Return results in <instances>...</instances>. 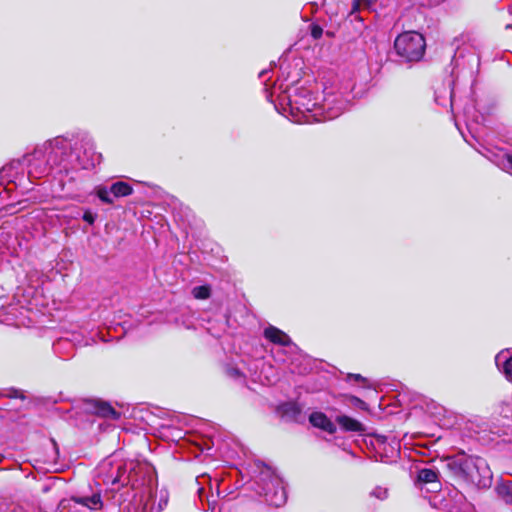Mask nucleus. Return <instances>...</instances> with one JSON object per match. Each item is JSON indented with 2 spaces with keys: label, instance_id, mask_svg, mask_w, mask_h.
Segmentation results:
<instances>
[{
  "label": "nucleus",
  "instance_id": "f257e3e1",
  "mask_svg": "<svg viewBox=\"0 0 512 512\" xmlns=\"http://www.w3.org/2000/svg\"><path fill=\"white\" fill-rule=\"evenodd\" d=\"M101 155L95 152L93 139L88 134L72 138L58 136L37 146L22 160L12 161L1 173L12 177V171L25 166L29 179H40L52 172L68 173L77 169H90L100 163Z\"/></svg>",
  "mask_w": 512,
  "mask_h": 512
},
{
  "label": "nucleus",
  "instance_id": "f03ea898",
  "mask_svg": "<svg viewBox=\"0 0 512 512\" xmlns=\"http://www.w3.org/2000/svg\"><path fill=\"white\" fill-rule=\"evenodd\" d=\"M297 66H279V72L283 77H287L279 83V89H283V94L280 96L281 102H287L291 112L294 111L303 115L306 121L311 119L315 121H326L337 118L348 107L349 100L345 97L350 93L356 83L341 82L337 91L333 87L325 86L323 89V99L318 101V97L314 96L308 88L295 87L297 79H290L292 68Z\"/></svg>",
  "mask_w": 512,
  "mask_h": 512
},
{
  "label": "nucleus",
  "instance_id": "7ed1b4c3",
  "mask_svg": "<svg viewBox=\"0 0 512 512\" xmlns=\"http://www.w3.org/2000/svg\"><path fill=\"white\" fill-rule=\"evenodd\" d=\"M459 474L468 482L479 488L490 487L492 472L486 460L481 457L468 456L454 462Z\"/></svg>",
  "mask_w": 512,
  "mask_h": 512
},
{
  "label": "nucleus",
  "instance_id": "20e7f679",
  "mask_svg": "<svg viewBox=\"0 0 512 512\" xmlns=\"http://www.w3.org/2000/svg\"><path fill=\"white\" fill-rule=\"evenodd\" d=\"M394 48L406 61L419 62L425 53V38L416 31H406L396 37Z\"/></svg>",
  "mask_w": 512,
  "mask_h": 512
},
{
  "label": "nucleus",
  "instance_id": "39448f33",
  "mask_svg": "<svg viewBox=\"0 0 512 512\" xmlns=\"http://www.w3.org/2000/svg\"><path fill=\"white\" fill-rule=\"evenodd\" d=\"M259 485H261L260 494L265 496L266 501L275 507L285 504L287 496L282 479L275 474L270 468L261 471L259 477Z\"/></svg>",
  "mask_w": 512,
  "mask_h": 512
},
{
  "label": "nucleus",
  "instance_id": "423d86ee",
  "mask_svg": "<svg viewBox=\"0 0 512 512\" xmlns=\"http://www.w3.org/2000/svg\"><path fill=\"white\" fill-rule=\"evenodd\" d=\"M169 494L165 489L148 488L142 496L143 512H162L168 505Z\"/></svg>",
  "mask_w": 512,
  "mask_h": 512
},
{
  "label": "nucleus",
  "instance_id": "0eeeda50",
  "mask_svg": "<svg viewBox=\"0 0 512 512\" xmlns=\"http://www.w3.org/2000/svg\"><path fill=\"white\" fill-rule=\"evenodd\" d=\"M264 336L274 344L281 346H289L292 344L290 337L285 332L272 325L265 328Z\"/></svg>",
  "mask_w": 512,
  "mask_h": 512
},
{
  "label": "nucleus",
  "instance_id": "6e6552de",
  "mask_svg": "<svg viewBox=\"0 0 512 512\" xmlns=\"http://www.w3.org/2000/svg\"><path fill=\"white\" fill-rule=\"evenodd\" d=\"M310 423L330 434L336 432L335 424L322 412H313L309 417Z\"/></svg>",
  "mask_w": 512,
  "mask_h": 512
},
{
  "label": "nucleus",
  "instance_id": "1a4fd4ad",
  "mask_svg": "<svg viewBox=\"0 0 512 512\" xmlns=\"http://www.w3.org/2000/svg\"><path fill=\"white\" fill-rule=\"evenodd\" d=\"M495 363L505 378L512 381V356H509L508 352L502 351L496 355Z\"/></svg>",
  "mask_w": 512,
  "mask_h": 512
},
{
  "label": "nucleus",
  "instance_id": "9d476101",
  "mask_svg": "<svg viewBox=\"0 0 512 512\" xmlns=\"http://www.w3.org/2000/svg\"><path fill=\"white\" fill-rule=\"evenodd\" d=\"M418 481L423 484H430L432 486L431 490L433 491L440 487L438 473L430 468L421 469L418 472Z\"/></svg>",
  "mask_w": 512,
  "mask_h": 512
},
{
  "label": "nucleus",
  "instance_id": "9b49d317",
  "mask_svg": "<svg viewBox=\"0 0 512 512\" xmlns=\"http://www.w3.org/2000/svg\"><path fill=\"white\" fill-rule=\"evenodd\" d=\"M336 421L345 431L362 432L364 430L363 425L358 420L346 415L337 416Z\"/></svg>",
  "mask_w": 512,
  "mask_h": 512
},
{
  "label": "nucleus",
  "instance_id": "f8f14e48",
  "mask_svg": "<svg viewBox=\"0 0 512 512\" xmlns=\"http://www.w3.org/2000/svg\"><path fill=\"white\" fill-rule=\"evenodd\" d=\"M75 503L83 505L89 509L97 510L102 507V500L100 494H93L88 497H74L72 499Z\"/></svg>",
  "mask_w": 512,
  "mask_h": 512
},
{
  "label": "nucleus",
  "instance_id": "ddd939ff",
  "mask_svg": "<svg viewBox=\"0 0 512 512\" xmlns=\"http://www.w3.org/2000/svg\"><path fill=\"white\" fill-rule=\"evenodd\" d=\"M96 413L102 417L117 420L120 418V413L116 411L109 403L98 402L96 404Z\"/></svg>",
  "mask_w": 512,
  "mask_h": 512
},
{
  "label": "nucleus",
  "instance_id": "4468645a",
  "mask_svg": "<svg viewBox=\"0 0 512 512\" xmlns=\"http://www.w3.org/2000/svg\"><path fill=\"white\" fill-rule=\"evenodd\" d=\"M110 191L116 198L131 195L133 188L126 182L118 181L111 185Z\"/></svg>",
  "mask_w": 512,
  "mask_h": 512
},
{
  "label": "nucleus",
  "instance_id": "2eb2a0df",
  "mask_svg": "<svg viewBox=\"0 0 512 512\" xmlns=\"http://www.w3.org/2000/svg\"><path fill=\"white\" fill-rule=\"evenodd\" d=\"M496 490L506 503H512V482H502L498 484Z\"/></svg>",
  "mask_w": 512,
  "mask_h": 512
},
{
  "label": "nucleus",
  "instance_id": "dca6fc26",
  "mask_svg": "<svg viewBox=\"0 0 512 512\" xmlns=\"http://www.w3.org/2000/svg\"><path fill=\"white\" fill-rule=\"evenodd\" d=\"M494 162L502 170H505L512 174V155L511 154L503 153L502 155L497 156V159Z\"/></svg>",
  "mask_w": 512,
  "mask_h": 512
},
{
  "label": "nucleus",
  "instance_id": "f3484780",
  "mask_svg": "<svg viewBox=\"0 0 512 512\" xmlns=\"http://www.w3.org/2000/svg\"><path fill=\"white\" fill-rule=\"evenodd\" d=\"M95 194L97 197L106 204H112L113 198L111 197V191L105 186L99 185L95 187Z\"/></svg>",
  "mask_w": 512,
  "mask_h": 512
},
{
  "label": "nucleus",
  "instance_id": "a211bd4d",
  "mask_svg": "<svg viewBox=\"0 0 512 512\" xmlns=\"http://www.w3.org/2000/svg\"><path fill=\"white\" fill-rule=\"evenodd\" d=\"M192 295L196 299H207L210 296V288L208 286H197L192 289Z\"/></svg>",
  "mask_w": 512,
  "mask_h": 512
},
{
  "label": "nucleus",
  "instance_id": "6ab92c4d",
  "mask_svg": "<svg viewBox=\"0 0 512 512\" xmlns=\"http://www.w3.org/2000/svg\"><path fill=\"white\" fill-rule=\"evenodd\" d=\"M369 495L370 497H374L382 501L388 497V489L385 487L377 486L370 491Z\"/></svg>",
  "mask_w": 512,
  "mask_h": 512
},
{
  "label": "nucleus",
  "instance_id": "aec40b11",
  "mask_svg": "<svg viewBox=\"0 0 512 512\" xmlns=\"http://www.w3.org/2000/svg\"><path fill=\"white\" fill-rule=\"evenodd\" d=\"M375 2L376 0H354L352 13L360 10L362 7L370 8Z\"/></svg>",
  "mask_w": 512,
  "mask_h": 512
},
{
  "label": "nucleus",
  "instance_id": "412c9836",
  "mask_svg": "<svg viewBox=\"0 0 512 512\" xmlns=\"http://www.w3.org/2000/svg\"><path fill=\"white\" fill-rule=\"evenodd\" d=\"M226 374L236 380L243 378L242 372L236 367H227Z\"/></svg>",
  "mask_w": 512,
  "mask_h": 512
},
{
  "label": "nucleus",
  "instance_id": "4be33fe9",
  "mask_svg": "<svg viewBox=\"0 0 512 512\" xmlns=\"http://www.w3.org/2000/svg\"><path fill=\"white\" fill-rule=\"evenodd\" d=\"M310 32H311V36L314 39H319L323 34V29L318 24H312L310 26Z\"/></svg>",
  "mask_w": 512,
  "mask_h": 512
},
{
  "label": "nucleus",
  "instance_id": "5701e85b",
  "mask_svg": "<svg viewBox=\"0 0 512 512\" xmlns=\"http://www.w3.org/2000/svg\"><path fill=\"white\" fill-rule=\"evenodd\" d=\"M95 219H96V215L93 214L91 211L89 210H86L83 214V220L87 223H89L90 225L94 224L95 222Z\"/></svg>",
  "mask_w": 512,
  "mask_h": 512
},
{
  "label": "nucleus",
  "instance_id": "b1692460",
  "mask_svg": "<svg viewBox=\"0 0 512 512\" xmlns=\"http://www.w3.org/2000/svg\"><path fill=\"white\" fill-rule=\"evenodd\" d=\"M117 470H118V474L113 477L111 476V483L112 484H117V483H124V480H122V476L119 474L120 470H121V466H118L117 467Z\"/></svg>",
  "mask_w": 512,
  "mask_h": 512
},
{
  "label": "nucleus",
  "instance_id": "393cba45",
  "mask_svg": "<svg viewBox=\"0 0 512 512\" xmlns=\"http://www.w3.org/2000/svg\"><path fill=\"white\" fill-rule=\"evenodd\" d=\"M273 73L274 74V69H269V70H263L259 73V77L266 83L268 80H270V78H266V76L268 75V73Z\"/></svg>",
  "mask_w": 512,
  "mask_h": 512
},
{
  "label": "nucleus",
  "instance_id": "a878e982",
  "mask_svg": "<svg viewBox=\"0 0 512 512\" xmlns=\"http://www.w3.org/2000/svg\"><path fill=\"white\" fill-rule=\"evenodd\" d=\"M351 378H354L356 381H363L364 378L360 374H352L350 375Z\"/></svg>",
  "mask_w": 512,
  "mask_h": 512
},
{
  "label": "nucleus",
  "instance_id": "bb28decb",
  "mask_svg": "<svg viewBox=\"0 0 512 512\" xmlns=\"http://www.w3.org/2000/svg\"><path fill=\"white\" fill-rule=\"evenodd\" d=\"M450 102H451V107L453 108L455 105V96L452 91L450 92Z\"/></svg>",
  "mask_w": 512,
  "mask_h": 512
},
{
  "label": "nucleus",
  "instance_id": "cd10ccee",
  "mask_svg": "<svg viewBox=\"0 0 512 512\" xmlns=\"http://www.w3.org/2000/svg\"><path fill=\"white\" fill-rule=\"evenodd\" d=\"M368 70V66L366 65H363V66H360V69H359V73H365L366 71Z\"/></svg>",
  "mask_w": 512,
  "mask_h": 512
},
{
  "label": "nucleus",
  "instance_id": "c85d7f7f",
  "mask_svg": "<svg viewBox=\"0 0 512 512\" xmlns=\"http://www.w3.org/2000/svg\"><path fill=\"white\" fill-rule=\"evenodd\" d=\"M353 401H354L356 404H361V405H363V404H364V402H363V401H361L359 398H356V397H354V398H353Z\"/></svg>",
  "mask_w": 512,
  "mask_h": 512
},
{
  "label": "nucleus",
  "instance_id": "c756f323",
  "mask_svg": "<svg viewBox=\"0 0 512 512\" xmlns=\"http://www.w3.org/2000/svg\"><path fill=\"white\" fill-rule=\"evenodd\" d=\"M279 81H280V79L278 78V79L276 80L275 84H274V91H276V89H277V82H279Z\"/></svg>",
  "mask_w": 512,
  "mask_h": 512
}]
</instances>
